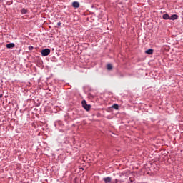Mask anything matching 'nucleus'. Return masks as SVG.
I'll return each instance as SVG.
<instances>
[{"instance_id": "nucleus-1", "label": "nucleus", "mask_w": 183, "mask_h": 183, "mask_svg": "<svg viewBox=\"0 0 183 183\" xmlns=\"http://www.w3.org/2000/svg\"><path fill=\"white\" fill-rule=\"evenodd\" d=\"M81 104H82L83 108H84V109H86V111H89V109H91V105L87 104L86 101L83 100L81 102Z\"/></svg>"}, {"instance_id": "nucleus-2", "label": "nucleus", "mask_w": 183, "mask_h": 183, "mask_svg": "<svg viewBox=\"0 0 183 183\" xmlns=\"http://www.w3.org/2000/svg\"><path fill=\"white\" fill-rule=\"evenodd\" d=\"M51 54V50L49 49H44L41 50L42 56H48Z\"/></svg>"}, {"instance_id": "nucleus-3", "label": "nucleus", "mask_w": 183, "mask_h": 183, "mask_svg": "<svg viewBox=\"0 0 183 183\" xmlns=\"http://www.w3.org/2000/svg\"><path fill=\"white\" fill-rule=\"evenodd\" d=\"M6 48H8L9 49H11V48H15V44L14 43H9L8 44L6 45Z\"/></svg>"}, {"instance_id": "nucleus-4", "label": "nucleus", "mask_w": 183, "mask_h": 183, "mask_svg": "<svg viewBox=\"0 0 183 183\" xmlns=\"http://www.w3.org/2000/svg\"><path fill=\"white\" fill-rule=\"evenodd\" d=\"M73 8H79V2L74 1L72 3Z\"/></svg>"}, {"instance_id": "nucleus-5", "label": "nucleus", "mask_w": 183, "mask_h": 183, "mask_svg": "<svg viewBox=\"0 0 183 183\" xmlns=\"http://www.w3.org/2000/svg\"><path fill=\"white\" fill-rule=\"evenodd\" d=\"M103 179L105 183H109V182H111L112 179L111 177H105Z\"/></svg>"}, {"instance_id": "nucleus-6", "label": "nucleus", "mask_w": 183, "mask_h": 183, "mask_svg": "<svg viewBox=\"0 0 183 183\" xmlns=\"http://www.w3.org/2000/svg\"><path fill=\"white\" fill-rule=\"evenodd\" d=\"M170 19L172 21H175V19H178V15L177 14L172 15V16L170 17Z\"/></svg>"}, {"instance_id": "nucleus-7", "label": "nucleus", "mask_w": 183, "mask_h": 183, "mask_svg": "<svg viewBox=\"0 0 183 183\" xmlns=\"http://www.w3.org/2000/svg\"><path fill=\"white\" fill-rule=\"evenodd\" d=\"M146 54H148V55H152L154 54V50L149 49L145 51Z\"/></svg>"}, {"instance_id": "nucleus-8", "label": "nucleus", "mask_w": 183, "mask_h": 183, "mask_svg": "<svg viewBox=\"0 0 183 183\" xmlns=\"http://www.w3.org/2000/svg\"><path fill=\"white\" fill-rule=\"evenodd\" d=\"M163 19H170L169 15L168 14H163Z\"/></svg>"}, {"instance_id": "nucleus-9", "label": "nucleus", "mask_w": 183, "mask_h": 183, "mask_svg": "<svg viewBox=\"0 0 183 183\" xmlns=\"http://www.w3.org/2000/svg\"><path fill=\"white\" fill-rule=\"evenodd\" d=\"M28 12V10H26L25 8L21 9V14H25Z\"/></svg>"}, {"instance_id": "nucleus-10", "label": "nucleus", "mask_w": 183, "mask_h": 183, "mask_svg": "<svg viewBox=\"0 0 183 183\" xmlns=\"http://www.w3.org/2000/svg\"><path fill=\"white\" fill-rule=\"evenodd\" d=\"M107 69H108L109 71H111V69H112V64H108V65H107Z\"/></svg>"}, {"instance_id": "nucleus-11", "label": "nucleus", "mask_w": 183, "mask_h": 183, "mask_svg": "<svg viewBox=\"0 0 183 183\" xmlns=\"http://www.w3.org/2000/svg\"><path fill=\"white\" fill-rule=\"evenodd\" d=\"M112 108H114V109H119V106H118V104H114L112 106Z\"/></svg>"}, {"instance_id": "nucleus-12", "label": "nucleus", "mask_w": 183, "mask_h": 183, "mask_svg": "<svg viewBox=\"0 0 183 183\" xmlns=\"http://www.w3.org/2000/svg\"><path fill=\"white\" fill-rule=\"evenodd\" d=\"M32 49H34V46H29V51H32Z\"/></svg>"}, {"instance_id": "nucleus-13", "label": "nucleus", "mask_w": 183, "mask_h": 183, "mask_svg": "<svg viewBox=\"0 0 183 183\" xmlns=\"http://www.w3.org/2000/svg\"><path fill=\"white\" fill-rule=\"evenodd\" d=\"M57 25H58V26H61V25H62V23L58 22V23H57Z\"/></svg>"}, {"instance_id": "nucleus-14", "label": "nucleus", "mask_w": 183, "mask_h": 183, "mask_svg": "<svg viewBox=\"0 0 183 183\" xmlns=\"http://www.w3.org/2000/svg\"><path fill=\"white\" fill-rule=\"evenodd\" d=\"M115 182H116V183H118V179H115Z\"/></svg>"}, {"instance_id": "nucleus-15", "label": "nucleus", "mask_w": 183, "mask_h": 183, "mask_svg": "<svg viewBox=\"0 0 183 183\" xmlns=\"http://www.w3.org/2000/svg\"><path fill=\"white\" fill-rule=\"evenodd\" d=\"M3 95L2 94H0V99L2 98Z\"/></svg>"}]
</instances>
